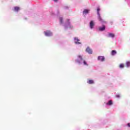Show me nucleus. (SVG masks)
Wrapping results in <instances>:
<instances>
[{"label":"nucleus","mask_w":130,"mask_h":130,"mask_svg":"<svg viewBox=\"0 0 130 130\" xmlns=\"http://www.w3.org/2000/svg\"><path fill=\"white\" fill-rule=\"evenodd\" d=\"M14 11L15 12H19V11H20V7H14Z\"/></svg>","instance_id":"1a4fd4ad"},{"label":"nucleus","mask_w":130,"mask_h":130,"mask_svg":"<svg viewBox=\"0 0 130 130\" xmlns=\"http://www.w3.org/2000/svg\"><path fill=\"white\" fill-rule=\"evenodd\" d=\"M113 103H112V101L110 100L108 102V103L106 104L107 105H112Z\"/></svg>","instance_id":"9d476101"},{"label":"nucleus","mask_w":130,"mask_h":130,"mask_svg":"<svg viewBox=\"0 0 130 130\" xmlns=\"http://www.w3.org/2000/svg\"><path fill=\"white\" fill-rule=\"evenodd\" d=\"M114 36H115L114 34L108 32V37H111L112 38H114Z\"/></svg>","instance_id":"0eeeda50"},{"label":"nucleus","mask_w":130,"mask_h":130,"mask_svg":"<svg viewBox=\"0 0 130 130\" xmlns=\"http://www.w3.org/2000/svg\"><path fill=\"white\" fill-rule=\"evenodd\" d=\"M99 12H100V8H98V9H97V14H98V15H100V13H99Z\"/></svg>","instance_id":"dca6fc26"},{"label":"nucleus","mask_w":130,"mask_h":130,"mask_svg":"<svg viewBox=\"0 0 130 130\" xmlns=\"http://www.w3.org/2000/svg\"><path fill=\"white\" fill-rule=\"evenodd\" d=\"M59 21H60V23L62 24V17L59 18Z\"/></svg>","instance_id":"6ab92c4d"},{"label":"nucleus","mask_w":130,"mask_h":130,"mask_svg":"<svg viewBox=\"0 0 130 130\" xmlns=\"http://www.w3.org/2000/svg\"><path fill=\"white\" fill-rule=\"evenodd\" d=\"M53 1H54V2H55L56 3V2H57V1H58V0H53Z\"/></svg>","instance_id":"5701e85b"},{"label":"nucleus","mask_w":130,"mask_h":130,"mask_svg":"<svg viewBox=\"0 0 130 130\" xmlns=\"http://www.w3.org/2000/svg\"><path fill=\"white\" fill-rule=\"evenodd\" d=\"M116 53H117V52L115 50H112L111 51V55H115V54H116Z\"/></svg>","instance_id":"9b49d317"},{"label":"nucleus","mask_w":130,"mask_h":130,"mask_svg":"<svg viewBox=\"0 0 130 130\" xmlns=\"http://www.w3.org/2000/svg\"><path fill=\"white\" fill-rule=\"evenodd\" d=\"M98 60H100L101 61H104L105 60V58L104 56H99L98 58Z\"/></svg>","instance_id":"7ed1b4c3"},{"label":"nucleus","mask_w":130,"mask_h":130,"mask_svg":"<svg viewBox=\"0 0 130 130\" xmlns=\"http://www.w3.org/2000/svg\"><path fill=\"white\" fill-rule=\"evenodd\" d=\"M126 65L127 68H129L130 67V62L129 61H127L126 62Z\"/></svg>","instance_id":"2eb2a0df"},{"label":"nucleus","mask_w":130,"mask_h":130,"mask_svg":"<svg viewBox=\"0 0 130 130\" xmlns=\"http://www.w3.org/2000/svg\"><path fill=\"white\" fill-rule=\"evenodd\" d=\"M75 43H76V44H81V42H79L80 40L78 39V38H75Z\"/></svg>","instance_id":"39448f33"},{"label":"nucleus","mask_w":130,"mask_h":130,"mask_svg":"<svg viewBox=\"0 0 130 130\" xmlns=\"http://www.w3.org/2000/svg\"><path fill=\"white\" fill-rule=\"evenodd\" d=\"M94 25L95 24H94V21H93V20H91L89 23V26H90V29H93Z\"/></svg>","instance_id":"20e7f679"},{"label":"nucleus","mask_w":130,"mask_h":130,"mask_svg":"<svg viewBox=\"0 0 130 130\" xmlns=\"http://www.w3.org/2000/svg\"><path fill=\"white\" fill-rule=\"evenodd\" d=\"M105 25H103L102 27H99V31H104L105 30Z\"/></svg>","instance_id":"423d86ee"},{"label":"nucleus","mask_w":130,"mask_h":130,"mask_svg":"<svg viewBox=\"0 0 130 130\" xmlns=\"http://www.w3.org/2000/svg\"><path fill=\"white\" fill-rule=\"evenodd\" d=\"M68 22H70V19L67 20Z\"/></svg>","instance_id":"b1692460"},{"label":"nucleus","mask_w":130,"mask_h":130,"mask_svg":"<svg viewBox=\"0 0 130 130\" xmlns=\"http://www.w3.org/2000/svg\"><path fill=\"white\" fill-rule=\"evenodd\" d=\"M83 63H84V66H88L87 62H86V61H85V60L83 61Z\"/></svg>","instance_id":"a211bd4d"},{"label":"nucleus","mask_w":130,"mask_h":130,"mask_svg":"<svg viewBox=\"0 0 130 130\" xmlns=\"http://www.w3.org/2000/svg\"><path fill=\"white\" fill-rule=\"evenodd\" d=\"M88 13H89V10L88 9H85L83 12V14H88Z\"/></svg>","instance_id":"4468645a"},{"label":"nucleus","mask_w":130,"mask_h":130,"mask_svg":"<svg viewBox=\"0 0 130 130\" xmlns=\"http://www.w3.org/2000/svg\"><path fill=\"white\" fill-rule=\"evenodd\" d=\"M127 125H128V126L129 127H130V123H128V124H127Z\"/></svg>","instance_id":"4be33fe9"},{"label":"nucleus","mask_w":130,"mask_h":130,"mask_svg":"<svg viewBox=\"0 0 130 130\" xmlns=\"http://www.w3.org/2000/svg\"><path fill=\"white\" fill-rule=\"evenodd\" d=\"M78 57H79L81 60H83V57H82V56L78 55Z\"/></svg>","instance_id":"f3484780"},{"label":"nucleus","mask_w":130,"mask_h":130,"mask_svg":"<svg viewBox=\"0 0 130 130\" xmlns=\"http://www.w3.org/2000/svg\"><path fill=\"white\" fill-rule=\"evenodd\" d=\"M119 68H120V69H123V68H124V64L123 63L120 64L119 66Z\"/></svg>","instance_id":"f8f14e48"},{"label":"nucleus","mask_w":130,"mask_h":130,"mask_svg":"<svg viewBox=\"0 0 130 130\" xmlns=\"http://www.w3.org/2000/svg\"><path fill=\"white\" fill-rule=\"evenodd\" d=\"M45 35L46 36H52V32L49 30H47L45 32Z\"/></svg>","instance_id":"f03ea898"},{"label":"nucleus","mask_w":130,"mask_h":130,"mask_svg":"<svg viewBox=\"0 0 130 130\" xmlns=\"http://www.w3.org/2000/svg\"><path fill=\"white\" fill-rule=\"evenodd\" d=\"M98 20L99 21H100V22H104V20H103V19H102V18H101V16H100V14L98 15Z\"/></svg>","instance_id":"6e6552de"},{"label":"nucleus","mask_w":130,"mask_h":130,"mask_svg":"<svg viewBox=\"0 0 130 130\" xmlns=\"http://www.w3.org/2000/svg\"><path fill=\"white\" fill-rule=\"evenodd\" d=\"M88 83L89 84H94V81L93 80H89Z\"/></svg>","instance_id":"ddd939ff"},{"label":"nucleus","mask_w":130,"mask_h":130,"mask_svg":"<svg viewBox=\"0 0 130 130\" xmlns=\"http://www.w3.org/2000/svg\"><path fill=\"white\" fill-rule=\"evenodd\" d=\"M116 97H117V98H119L120 95H116Z\"/></svg>","instance_id":"412c9836"},{"label":"nucleus","mask_w":130,"mask_h":130,"mask_svg":"<svg viewBox=\"0 0 130 130\" xmlns=\"http://www.w3.org/2000/svg\"><path fill=\"white\" fill-rule=\"evenodd\" d=\"M76 62H78V63H81V61L80 60H79V59H77Z\"/></svg>","instance_id":"aec40b11"},{"label":"nucleus","mask_w":130,"mask_h":130,"mask_svg":"<svg viewBox=\"0 0 130 130\" xmlns=\"http://www.w3.org/2000/svg\"><path fill=\"white\" fill-rule=\"evenodd\" d=\"M86 51L89 54H92L93 53V51H92V49L90 48V47H87Z\"/></svg>","instance_id":"f257e3e1"}]
</instances>
